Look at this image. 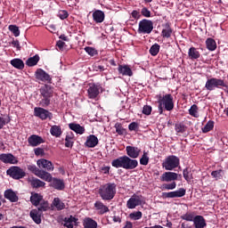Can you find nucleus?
I'll use <instances>...</instances> for the list:
<instances>
[{"label":"nucleus","instance_id":"obj_1","mask_svg":"<svg viewBox=\"0 0 228 228\" xmlns=\"http://www.w3.org/2000/svg\"><path fill=\"white\" fill-rule=\"evenodd\" d=\"M114 168H125V170H134L138 167V160L132 159L127 156L119 157L111 162Z\"/></svg>","mask_w":228,"mask_h":228},{"label":"nucleus","instance_id":"obj_2","mask_svg":"<svg viewBox=\"0 0 228 228\" xmlns=\"http://www.w3.org/2000/svg\"><path fill=\"white\" fill-rule=\"evenodd\" d=\"M99 195L102 200H112L115 195H117V184L108 183L101 185L99 188Z\"/></svg>","mask_w":228,"mask_h":228},{"label":"nucleus","instance_id":"obj_3","mask_svg":"<svg viewBox=\"0 0 228 228\" xmlns=\"http://www.w3.org/2000/svg\"><path fill=\"white\" fill-rule=\"evenodd\" d=\"M159 104L160 113H163V108H165L167 111H172V110H174V97L172 94L160 95L159 97Z\"/></svg>","mask_w":228,"mask_h":228},{"label":"nucleus","instance_id":"obj_4","mask_svg":"<svg viewBox=\"0 0 228 228\" xmlns=\"http://www.w3.org/2000/svg\"><path fill=\"white\" fill-rule=\"evenodd\" d=\"M179 163L180 160L176 156L170 155L164 159L162 163V168H165V170L172 171L179 167Z\"/></svg>","mask_w":228,"mask_h":228},{"label":"nucleus","instance_id":"obj_5","mask_svg":"<svg viewBox=\"0 0 228 228\" xmlns=\"http://www.w3.org/2000/svg\"><path fill=\"white\" fill-rule=\"evenodd\" d=\"M40 93L43 97L41 100L42 106H49V104H51V97H53L54 91L51 88V86L45 85L40 89Z\"/></svg>","mask_w":228,"mask_h":228},{"label":"nucleus","instance_id":"obj_6","mask_svg":"<svg viewBox=\"0 0 228 228\" xmlns=\"http://www.w3.org/2000/svg\"><path fill=\"white\" fill-rule=\"evenodd\" d=\"M154 29V24L149 20H142L139 22L138 33H143V35H149Z\"/></svg>","mask_w":228,"mask_h":228},{"label":"nucleus","instance_id":"obj_7","mask_svg":"<svg viewBox=\"0 0 228 228\" xmlns=\"http://www.w3.org/2000/svg\"><path fill=\"white\" fill-rule=\"evenodd\" d=\"M220 86H225V82L224 81V79L216 77L208 79L205 85V88H207V90H209L210 92L215 90V88H220Z\"/></svg>","mask_w":228,"mask_h":228},{"label":"nucleus","instance_id":"obj_8","mask_svg":"<svg viewBox=\"0 0 228 228\" xmlns=\"http://www.w3.org/2000/svg\"><path fill=\"white\" fill-rule=\"evenodd\" d=\"M7 175L12 177V179H22V177H26V172L19 167H12L9 168Z\"/></svg>","mask_w":228,"mask_h":228},{"label":"nucleus","instance_id":"obj_9","mask_svg":"<svg viewBox=\"0 0 228 228\" xmlns=\"http://www.w3.org/2000/svg\"><path fill=\"white\" fill-rule=\"evenodd\" d=\"M142 197L141 195L134 194L127 201L126 208L128 209H135L138 206H142Z\"/></svg>","mask_w":228,"mask_h":228},{"label":"nucleus","instance_id":"obj_10","mask_svg":"<svg viewBox=\"0 0 228 228\" xmlns=\"http://www.w3.org/2000/svg\"><path fill=\"white\" fill-rule=\"evenodd\" d=\"M34 115L35 117H38V118H41V120H46V118H49L51 120L53 118V113L40 107H36L34 109Z\"/></svg>","mask_w":228,"mask_h":228},{"label":"nucleus","instance_id":"obj_11","mask_svg":"<svg viewBox=\"0 0 228 228\" xmlns=\"http://www.w3.org/2000/svg\"><path fill=\"white\" fill-rule=\"evenodd\" d=\"M37 165L39 168H44L45 170H47L48 172H53L54 170V166L53 165V162L45 159H41L37 161Z\"/></svg>","mask_w":228,"mask_h":228},{"label":"nucleus","instance_id":"obj_12","mask_svg":"<svg viewBox=\"0 0 228 228\" xmlns=\"http://www.w3.org/2000/svg\"><path fill=\"white\" fill-rule=\"evenodd\" d=\"M179 175L174 172H165L160 176V180L163 183H171V181H177Z\"/></svg>","mask_w":228,"mask_h":228},{"label":"nucleus","instance_id":"obj_13","mask_svg":"<svg viewBox=\"0 0 228 228\" xmlns=\"http://www.w3.org/2000/svg\"><path fill=\"white\" fill-rule=\"evenodd\" d=\"M0 161H3V163H9L10 165H16L17 158L12 153H2L0 154Z\"/></svg>","mask_w":228,"mask_h":228},{"label":"nucleus","instance_id":"obj_14","mask_svg":"<svg viewBox=\"0 0 228 228\" xmlns=\"http://www.w3.org/2000/svg\"><path fill=\"white\" fill-rule=\"evenodd\" d=\"M36 77L44 83H51V76H49L44 69H37L36 71Z\"/></svg>","mask_w":228,"mask_h":228},{"label":"nucleus","instance_id":"obj_15","mask_svg":"<svg viewBox=\"0 0 228 228\" xmlns=\"http://www.w3.org/2000/svg\"><path fill=\"white\" fill-rule=\"evenodd\" d=\"M86 147H89L90 149H94V147H97L99 145V139L97 136L91 134L86 137V141L85 142Z\"/></svg>","mask_w":228,"mask_h":228},{"label":"nucleus","instance_id":"obj_16","mask_svg":"<svg viewBox=\"0 0 228 228\" xmlns=\"http://www.w3.org/2000/svg\"><path fill=\"white\" fill-rule=\"evenodd\" d=\"M28 142L31 147H37V145L44 143V139L41 136L33 134L28 137Z\"/></svg>","mask_w":228,"mask_h":228},{"label":"nucleus","instance_id":"obj_17","mask_svg":"<svg viewBox=\"0 0 228 228\" xmlns=\"http://www.w3.org/2000/svg\"><path fill=\"white\" fill-rule=\"evenodd\" d=\"M99 90H101L99 86L90 85L87 90L89 99H96L97 95H99Z\"/></svg>","mask_w":228,"mask_h":228},{"label":"nucleus","instance_id":"obj_18","mask_svg":"<svg viewBox=\"0 0 228 228\" xmlns=\"http://www.w3.org/2000/svg\"><path fill=\"white\" fill-rule=\"evenodd\" d=\"M126 154L129 158L136 159L140 156V149L133 146H126Z\"/></svg>","mask_w":228,"mask_h":228},{"label":"nucleus","instance_id":"obj_19","mask_svg":"<svg viewBox=\"0 0 228 228\" xmlns=\"http://www.w3.org/2000/svg\"><path fill=\"white\" fill-rule=\"evenodd\" d=\"M94 208L96 211H98L99 215H104L105 213L110 212V208L102 201H96L94 203Z\"/></svg>","mask_w":228,"mask_h":228},{"label":"nucleus","instance_id":"obj_20","mask_svg":"<svg viewBox=\"0 0 228 228\" xmlns=\"http://www.w3.org/2000/svg\"><path fill=\"white\" fill-rule=\"evenodd\" d=\"M37 177H39V179H42L46 183H51V181H53V175H51L50 173L44 171L42 169L39 170V173H37Z\"/></svg>","mask_w":228,"mask_h":228},{"label":"nucleus","instance_id":"obj_21","mask_svg":"<svg viewBox=\"0 0 228 228\" xmlns=\"http://www.w3.org/2000/svg\"><path fill=\"white\" fill-rule=\"evenodd\" d=\"M206 219L202 216H196L194 217V227L195 228H204L206 227Z\"/></svg>","mask_w":228,"mask_h":228},{"label":"nucleus","instance_id":"obj_22","mask_svg":"<svg viewBox=\"0 0 228 228\" xmlns=\"http://www.w3.org/2000/svg\"><path fill=\"white\" fill-rule=\"evenodd\" d=\"M118 70L122 76H133V70L127 65H119Z\"/></svg>","mask_w":228,"mask_h":228},{"label":"nucleus","instance_id":"obj_23","mask_svg":"<svg viewBox=\"0 0 228 228\" xmlns=\"http://www.w3.org/2000/svg\"><path fill=\"white\" fill-rule=\"evenodd\" d=\"M28 183H30L33 188H43V186H45V182H42V180L35 177L28 178Z\"/></svg>","mask_w":228,"mask_h":228},{"label":"nucleus","instance_id":"obj_24","mask_svg":"<svg viewBox=\"0 0 228 228\" xmlns=\"http://www.w3.org/2000/svg\"><path fill=\"white\" fill-rule=\"evenodd\" d=\"M4 197L7 199V200H10L11 202H17V200H19L17 193H15V191H12V190L5 191Z\"/></svg>","mask_w":228,"mask_h":228},{"label":"nucleus","instance_id":"obj_25","mask_svg":"<svg viewBox=\"0 0 228 228\" xmlns=\"http://www.w3.org/2000/svg\"><path fill=\"white\" fill-rule=\"evenodd\" d=\"M69 127L71 131L77 133V134H83L85 133V127L81 126L79 124L70 123Z\"/></svg>","mask_w":228,"mask_h":228},{"label":"nucleus","instance_id":"obj_26","mask_svg":"<svg viewBox=\"0 0 228 228\" xmlns=\"http://www.w3.org/2000/svg\"><path fill=\"white\" fill-rule=\"evenodd\" d=\"M52 186L55 190H63L65 188V183H63V180L53 178L52 179Z\"/></svg>","mask_w":228,"mask_h":228},{"label":"nucleus","instance_id":"obj_27","mask_svg":"<svg viewBox=\"0 0 228 228\" xmlns=\"http://www.w3.org/2000/svg\"><path fill=\"white\" fill-rule=\"evenodd\" d=\"M43 200L44 197L38 193H32L30 197V202H32L33 206H38Z\"/></svg>","mask_w":228,"mask_h":228},{"label":"nucleus","instance_id":"obj_28","mask_svg":"<svg viewBox=\"0 0 228 228\" xmlns=\"http://www.w3.org/2000/svg\"><path fill=\"white\" fill-rule=\"evenodd\" d=\"M188 56L191 60H199V58H200V53L197 48L191 47L188 52Z\"/></svg>","mask_w":228,"mask_h":228},{"label":"nucleus","instance_id":"obj_29","mask_svg":"<svg viewBox=\"0 0 228 228\" xmlns=\"http://www.w3.org/2000/svg\"><path fill=\"white\" fill-rule=\"evenodd\" d=\"M50 133L52 134V136H55V138H60L61 136V126H52L51 129H50Z\"/></svg>","mask_w":228,"mask_h":228},{"label":"nucleus","instance_id":"obj_30","mask_svg":"<svg viewBox=\"0 0 228 228\" xmlns=\"http://www.w3.org/2000/svg\"><path fill=\"white\" fill-rule=\"evenodd\" d=\"M93 18L98 23L104 22V12L102 11H95L93 13Z\"/></svg>","mask_w":228,"mask_h":228},{"label":"nucleus","instance_id":"obj_31","mask_svg":"<svg viewBox=\"0 0 228 228\" xmlns=\"http://www.w3.org/2000/svg\"><path fill=\"white\" fill-rule=\"evenodd\" d=\"M83 224L84 228H97V222L90 217L86 218Z\"/></svg>","mask_w":228,"mask_h":228},{"label":"nucleus","instance_id":"obj_32","mask_svg":"<svg viewBox=\"0 0 228 228\" xmlns=\"http://www.w3.org/2000/svg\"><path fill=\"white\" fill-rule=\"evenodd\" d=\"M77 222V219L71 216L70 217L65 219L64 226L68 228H74V225H76Z\"/></svg>","mask_w":228,"mask_h":228},{"label":"nucleus","instance_id":"obj_33","mask_svg":"<svg viewBox=\"0 0 228 228\" xmlns=\"http://www.w3.org/2000/svg\"><path fill=\"white\" fill-rule=\"evenodd\" d=\"M38 61H40V56L35 55L27 60L26 65H28V67H35Z\"/></svg>","mask_w":228,"mask_h":228},{"label":"nucleus","instance_id":"obj_34","mask_svg":"<svg viewBox=\"0 0 228 228\" xmlns=\"http://www.w3.org/2000/svg\"><path fill=\"white\" fill-rule=\"evenodd\" d=\"M11 65L14 67L15 69H19L20 70H22L24 69V61L20 59H13L11 61Z\"/></svg>","mask_w":228,"mask_h":228},{"label":"nucleus","instance_id":"obj_35","mask_svg":"<svg viewBox=\"0 0 228 228\" xmlns=\"http://www.w3.org/2000/svg\"><path fill=\"white\" fill-rule=\"evenodd\" d=\"M53 206L56 208L59 211H61V209H65V203L60 200V198H55L53 201Z\"/></svg>","mask_w":228,"mask_h":228},{"label":"nucleus","instance_id":"obj_36","mask_svg":"<svg viewBox=\"0 0 228 228\" xmlns=\"http://www.w3.org/2000/svg\"><path fill=\"white\" fill-rule=\"evenodd\" d=\"M162 37L164 38H170L172 37V28H170V25L166 24L165 28L162 29Z\"/></svg>","mask_w":228,"mask_h":228},{"label":"nucleus","instance_id":"obj_37","mask_svg":"<svg viewBox=\"0 0 228 228\" xmlns=\"http://www.w3.org/2000/svg\"><path fill=\"white\" fill-rule=\"evenodd\" d=\"M206 45L208 51H215L216 49V42L213 38H208Z\"/></svg>","mask_w":228,"mask_h":228},{"label":"nucleus","instance_id":"obj_38","mask_svg":"<svg viewBox=\"0 0 228 228\" xmlns=\"http://www.w3.org/2000/svg\"><path fill=\"white\" fill-rule=\"evenodd\" d=\"M30 216L36 224H41L42 223V219L40 218V215H38V212L37 210H32L30 212Z\"/></svg>","mask_w":228,"mask_h":228},{"label":"nucleus","instance_id":"obj_39","mask_svg":"<svg viewBox=\"0 0 228 228\" xmlns=\"http://www.w3.org/2000/svg\"><path fill=\"white\" fill-rule=\"evenodd\" d=\"M189 114L195 118H199V107L193 104L191 109L189 110Z\"/></svg>","mask_w":228,"mask_h":228},{"label":"nucleus","instance_id":"obj_40","mask_svg":"<svg viewBox=\"0 0 228 228\" xmlns=\"http://www.w3.org/2000/svg\"><path fill=\"white\" fill-rule=\"evenodd\" d=\"M128 216L130 220H140L142 216H143V214L142 213V211H135V212L130 213Z\"/></svg>","mask_w":228,"mask_h":228},{"label":"nucleus","instance_id":"obj_41","mask_svg":"<svg viewBox=\"0 0 228 228\" xmlns=\"http://www.w3.org/2000/svg\"><path fill=\"white\" fill-rule=\"evenodd\" d=\"M175 131L177 133L183 134L186 132V126L183 123H176L175 126Z\"/></svg>","mask_w":228,"mask_h":228},{"label":"nucleus","instance_id":"obj_42","mask_svg":"<svg viewBox=\"0 0 228 228\" xmlns=\"http://www.w3.org/2000/svg\"><path fill=\"white\" fill-rule=\"evenodd\" d=\"M74 145V135H67L65 138V147L70 148Z\"/></svg>","mask_w":228,"mask_h":228},{"label":"nucleus","instance_id":"obj_43","mask_svg":"<svg viewBox=\"0 0 228 228\" xmlns=\"http://www.w3.org/2000/svg\"><path fill=\"white\" fill-rule=\"evenodd\" d=\"M215 127V122L208 121L206 126L202 128L203 133H209Z\"/></svg>","mask_w":228,"mask_h":228},{"label":"nucleus","instance_id":"obj_44","mask_svg":"<svg viewBox=\"0 0 228 228\" xmlns=\"http://www.w3.org/2000/svg\"><path fill=\"white\" fill-rule=\"evenodd\" d=\"M158 53H159V45L155 44L150 48V53L151 56H158Z\"/></svg>","mask_w":228,"mask_h":228},{"label":"nucleus","instance_id":"obj_45","mask_svg":"<svg viewBox=\"0 0 228 228\" xmlns=\"http://www.w3.org/2000/svg\"><path fill=\"white\" fill-rule=\"evenodd\" d=\"M9 29L13 33L14 37H19L20 35V30H19V27L15 25H10Z\"/></svg>","mask_w":228,"mask_h":228},{"label":"nucleus","instance_id":"obj_46","mask_svg":"<svg viewBox=\"0 0 228 228\" xmlns=\"http://www.w3.org/2000/svg\"><path fill=\"white\" fill-rule=\"evenodd\" d=\"M174 193H175V199L184 197V195H186V190L180 188L178 191H175Z\"/></svg>","mask_w":228,"mask_h":228},{"label":"nucleus","instance_id":"obj_47","mask_svg":"<svg viewBox=\"0 0 228 228\" xmlns=\"http://www.w3.org/2000/svg\"><path fill=\"white\" fill-rule=\"evenodd\" d=\"M40 207L38 208L39 211H47L49 209V203L44 200L39 203Z\"/></svg>","mask_w":228,"mask_h":228},{"label":"nucleus","instance_id":"obj_48","mask_svg":"<svg viewBox=\"0 0 228 228\" xmlns=\"http://www.w3.org/2000/svg\"><path fill=\"white\" fill-rule=\"evenodd\" d=\"M141 165H149V156L147 155V152H144L140 159Z\"/></svg>","mask_w":228,"mask_h":228},{"label":"nucleus","instance_id":"obj_49","mask_svg":"<svg viewBox=\"0 0 228 228\" xmlns=\"http://www.w3.org/2000/svg\"><path fill=\"white\" fill-rule=\"evenodd\" d=\"M58 17L61 19V20H64V19H67L69 17V12L66 10H61L59 11Z\"/></svg>","mask_w":228,"mask_h":228},{"label":"nucleus","instance_id":"obj_50","mask_svg":"<svg viewBox=\"0 0 228 228\" xmlns=\"http://www.w3.org/2000/svg\"><path fill=\"white\" fill-rule=\"evenodd\" d=\"M85 51L88 53L90 56H95V54H97V50L90 46L86 47Z\"/></svg>","mask_w":228,"mask_h":228},{"label":"nucleus","instance_id":"obj_51","mask_svg":"<svg viewBox=\"0 0 228 228\" xmlns=\"http://www.w3.org/2000/svg\"><path fill=\"white\" fill-rule=\"evenodd\" d=\"M183 177L185 181H191V174H190V169H183Z\"/></svg>","mask_w":228,"mask_h":228},{"label":"nucleus","instance_id":"obj_52","mask_svg":"<svg viewBox=\"0 0 228 228\" xmlns=\"http://www.w3.org/2000/svg\"><path fill=\"white\" fill-rule=\"evenodd\" d=\"M28 168L36 175H38V173L40 172V168L37 167V166H28Z\"/></svg>","mask_w":228,"mask_h":228},{"label":"nucleus","instance_id":"obj_53","mask_svg":"<svg viewBox=\"0 0 228 228\" xmlns=\"http://www.w3.org/2000/svg\"><path fill=\"white\" fill-rule=\"evenodd\" d=\"M143 115H151L152 113V107L146 105L142 108Z\"/></svg>","mask_w":228,"mask_h":228},{"label":"nucleus","instance_id":"obj_54","mask_svg":"<svg viewBox=\"0 0 228 228\" xmlns=\"http://www.w3.org/2000/svg\"><path fill=\"white\" fill-rule=\"evenodd\" d=\"M116 127V133H118V134H124V128L122 127V125L117 123L115 125Z\"/></svg>","mask_w":228,"mask_h":228},{"label":"nucleus","instance_id":"obj_55","mask_svg":"<svg viewBox=\"0 0 228 228\" xmlns=\"http://www.w3.org/2000/svg\"><path fill=\"white\" fill-rule=\"evenodd\" d=\"M176 186H177V183H175V182H173L171 183L165 184L164 188L166 190H175Z\"/></svg>","mask_w":228,"mask_h":228},{"label":"nucleus","instance_id":"obj_56","mask_svg":"<svg viewBox=\"0 0 228 228\" xmlns=\"http://www.w3.org/2000/svg\"><path fill=\"white\" fill-rule=\"evenodd\" d=\"M211 175L215 179H220V177H222V170L213 171Z\"/></svg>","mask_w":228,"mask_h":228},{"label":"nucleus","instance_id":"obj_57","mask_svg":"<svg viewBox=\"0 0 228 228\" xmlns=\"http://www.w3.org/2000/svg\"><path fill=\"white\" fill-rule=\"evenodd\" d=\"M183 220H186L187 222H194L195 217H193V215L191 214H186L183 216Z\"/></svg>","mask_w":228,"mask_h":228},{"label":"nucleus","instance_id":"obj_58","mask_svg":"<svg viewBox=\"0 0 228 228\" xmlns=\"http://www.w3.org/2000/svg\"><path fill=\"white\" fill-rule=\"evenodd\" d=\"M128 129H129V131H138V123H136V122H132V123L128 126Z\"/></svg>","mask_w":228,"mask_h":228},{"label":"nucleus","instance_id":"obj_59","mask_svg":"<svg viewBox=\"0 0 228 228\" xmlns=\"http://www.w3.org/2000/svg\"><path fill=\"white\" fill-rule=\"evenodd\" d=\"M163 197H165L166 199H175V194L174 191L164 192Z\"/></svg>","mask_w":228,"mask_h":228},{"label":"nucleus","instance_id":"obj_60","mask_svg":"<svg viewBox=\"0 0 228 228\" xmlns=\"http://www.w3.org/2000/svg\"><path fill=\"white\" fill-rule=\"evenodd\" d=\"M141 13L143 15V17H151V11H149L147 8H142Z\"/></svg>","mask_w":228,"mask_h":228},{"label":"nucleus","instance_id":"obj_61","mask_svg":"<svg viewBox=\"0 0 228 228\" xmlns=\"http://www.w3.org/2000/svg\"><path fill=\"white\" fill-rule=\"evenodd\" d=\"M36 156H44V149L42 148H37L34 150Z\"/></svg>","mask_w":228,"mask_h":228},{"label":"nucleus","instance_id":"obj_62","mask_svg":"<svg viewBox=\"0 0 228 228\" xmlns=\"http://www.w3.org/2000/svg\"><path fill=\"white\" fill-rule=\"evenodd\" d=\"M11 44L12 47H16L18 51H20V44L19 43V40H12Z\"/></svg>","mask_w":228,"mask_h":228},{"label":"nucleus","instance_id":"obj_63","mask_svg":"<svg viewBox=\"0 0 228 228\" xmlns=\"http://www.w3.org/2000/svg\"><path fill=\"white\" fill-rule=\"evenodd\" d=\"M132 17H133L134 19H140V12H138V11H133V12H132Z\"/></svg>","mask_w":228,"mask_h":228},{"label":"nucleus","instance_id":"obj_64","mask_svg":"<svg viewBox=\"0 0 228 228\" xmlns=\"http://www.w3.org/2000/svg\"><path fill=\"white\" fill-rule=\"evenodd\" d=\"M64 46H65V42L63 41L57 42V47H59V49H63Z\"/></svg>","mask_w":228,"mask_h":228}]
</instances>
